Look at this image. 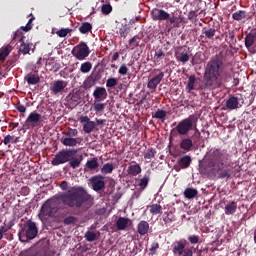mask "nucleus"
Returning a JSON list of instances; mask_svg holds the SVG:
<instances>
[{
    "mask_svg": "<svg viewBox=\"0 0 256 256\" xmlns=\"http://www.w3.org/2000/svg\"><path fill=\"white\" fill-rule=\"evenodd\" d=\"M245 17H247V12L245 10H239L232 14L234 21H241L242 19H245Z\"/></svg>",
    "mask_w": 256,
    "mask_h": 256,
    "instance_id": "41",
    "label": "nucleus"
},
{
    "mask_svg": "<svg viewBox=\"0 0 256 256\" xmlns=\"http://www.w3.org/2000/svg\"><path fill=\"white\" fill-rule=\"evenodd\" d=\"M244 103L243 96L235 97L231 96L227 101H226V107L229 109V111H233L235 109H239V102Z\"/></svg>",
    "mask_w": 256,
    "mask_h": 256,
    "instance_id": "13",
    "label": "nucleus"
},
{
    "mask_svg": "<svg viewBox=\"0 0 256 256\" xmlns=\"http://www.w3.org/2000/svg\"><path fill=\"white\" fill-rule=\"evenodd\" d=\"M61 143L65 147H77V145H79V140L77 138H72L71 136L65 135L62 137Z\"/></svg>",
    "mask_w": 256,
    "mask_h": 256,
    "instance_id": "20",
    "label": "nucleus"
},
{
    "mask_svg": "<svg viewBox=\"0 0 256 256\" xmlns=\"http://www.w3.org/2000/svg\"><path fill=\"white\" fill-rule=\"evenodd\" d=\"M115 169V166H113L112 163H106L101 168L102 175H109L113 173V170Z\"/></svg>",
    "mask_w": 256,
    "mask_h": 256,
    "instance_id": "37",
    "label": "nucleus"
},
{
    "mask_svg": "<svg viewBox=\"0 0 256 256\" xmlns=\"http://www.w3.org/2000/svg\"><path fill=\"white\" fill-rule=\"evenodd\" d=\"M188 241L191 243V245H197V243L200 241V237L197 235H191L188 237Z\"/></svg>",
    "mask_w": 256,
    "mask_h": 256,
    "instance_id": "59",
    "label": "nucleus"
},
{
    "mask_svg": "<svg viewBox=\"0 0 256 256\" xmlns=\"http://www.w3.org/2000/svg\"><path fill=\"white\" fill-rule=\"evenodd\" d=\"M233 68H229V63L223 61L222 54H216L206 64L203 75V83L200 85L201 91H213L221 89L224 83L231 81Z\"/></svg>",
    "mask_w": 256,
    "mask_h": 256,
    "instance_id": "2",
    "label": "nucleus"
},
{
    "mask_svg": "<svg viewBox=\"0 0 256 256\" xmlns=\"http://www.w3.org/2000/svg\"><path fill=\"white\" fill-rule=\"evenodd\" d=\"M20 256H43V250L38 247L28 248L20 253Z\"/></svg>",
    "mask_w": 256,
    "mask_h": 256,
    "instance_id": "18",
    "label": "nucleus"
},
{
    "mask_svg": "<svg viewBox=\"0 0 256 256\" xmlns=\"http://www.w3.org/2000/svg\"><path fill=\"white\" fill-rule=\"evenodd\" d=\"M95 84L96 83L94 82L93 78H91V76H88L83 83V87L87 91L91 89V87H95Z\"/></svg>",
    "mask_w": 256,
    "mask_h": 256,
    "instance_id": "45",
    "label": "nucleus"
},
{
    "mask_svg": "<svg viewBox=\"0 0 256 256\" xmlns=\"http://www.w3.org/2000/svg\"><path fill=\"white\" fill-rule=\"evenodd\" d=\"M77 155V149H62L59 151L55 157L52 159V165H63L64 163H68V161H71L72 157H75Z\"/></svg>",
    "mask_w": 256,
    "mask_h": 256,
    "instance_id": "7",
    "label": "nucleus"
},
{
    "mask_svg": "<svg viewBox=\"0 0 256 256\" xmlns=\"http://www.w3.org/2000/svg\"><path fill=\"white\" fill-rule=\"evenodd\" d=\"M163 77H165L164 72H160L156 76H154L152 79H150L147 83L148 89H157V85L163 81Z\"/></svg>",
    "mask_w": 256,
    "mask_h": 256,
    "instance_id": "15",
    "label": "nucleus"
},
{
    "mask_svg": "<svg viewBox=\"0 0 256 256\" xmlns=\"http://www.w3.org/2000/svg\"><path fill=\"white\" fill-rule=\"evenodd\" d=\"M164 215H166L163 218V221L166 225V227H169V225H171V223H174V221H176L177 219L175 218V214L171 211L169 212H165Z\"/></svg>",
    "mask_w": 256,
    "mask_h": 256,
    "instance_id": "28",
    "label": "nucleus"
},
{
    "mask_svg": "<svg viewBox=\"0 0 256 256\" xmlns=\"http://www.w3.org/2000/svg\"><path fill=\"white\" fill-rule=\"evenodd\" d=\"M105 107H107V104L100 103L99 101L94 102L92 108L95 113H103L105 111Z\"/></svg>",
    "mask_w": 256,
    "mask_h": 256,
    "instance_id": "38",
    "label": "nucleus"
},
{
    "mask_svg": "<svg viewBox=\"0 0 256 256\" xmlns=\"http://www.w3.org/2000/svg\"><path fill=\"white\" fill-rule=\"evenodd\" d=\"M203 35H205L206 39H213L215 37V33H217V30L215 28H207L204 27L202 29Z\"/></svg>",
    "mask_w": 256,
    "mask_h": 256,
    "instance_id": "33",
    "label": "nucleus"
},
{
    "mask_svg": "<svg viewBox=\"0 0 256 256\" xmlns=\"http://www.w3.org/2000/svg\"><path fill=\"white\" fill-rule=\"evenodd\" d=\"M137 232L139 235H147L149 233V222L142 220L138 223Z\"/></svg>",
    "mask_w": 256,
    "mask_h": 256,
    "instance_id": "24",
    "label": "nucleus"
},
{
    "mask_svg": "<svg viewBox=\"0 0 256 256\" xmlns=\"http://www.w3.org/2000/svg\"><path fill=\"white\" fill-rule=\"evenodd\" d=\"M78 133H79V131H77V129H69V130L65 133V135H66L67 137H72V138H74V137H77Z\"/></svg>",
    "mask_w": 256,
    "mask_h": 256,
    "instance_id": "62",
    "label": "nucleus"
},
{
    "mask_svg": "<svg viewBox=\"0 0 256 256\" xmlns=\"http://www.w3.org/2000/svg\"><path fill=\"white\" fill-rule=\"evenodd\" d=\"M139 41H141V37L139 35H135L132 39L129 40V47L133 50L135 47H139Z\"/></svg>",
    "mask_w": 256,
    "mask_h": 256,
    "instance_id": "46",
    "label": "nucleus"
},
{
    "mask_svg": "<svg viewBox=\"0 0 256 256\" xmlns=\"http://www.w3.org/2000/svg\"><path fill=\"white\" fill-rule=\"evenodd\" d=\"M12 227H13V224L4 223V225L0 226V232H2V235H5V233H7V231L11 230Z\"/></svg>",
    "mask_w": 256,
    "mask_h": 256,
    "instance_id": "58",
    "label": "nucleus"
},
{
    "mask_svg": "<svg viewBox=\"0 0 256 256\" xmlns=\"http://www.w3.org/2000/svg\"><path fill=\"white\" fill-rule=\"evenodd\" d=\"M13 49V46H11V44H8L5 47H2L0 49V61H5V58H7L9 56V53H11Z\"/></svg>",
    "mask_w": 256,
    "mask_h": 256,
    "instance_id": "27",
    "label": "nucleus"
},
{
    "mask_svg": "<svg viewBox=\"0 0 256 256\" xmlns=\"http://www.w3.org/2000/svg\"><path fill=\"white\" fill-rule=\"evenodd\" d=\"M167 117V112L163 109H157L156 112L152 113V119H159L160 121H165Z\"/></svg>",
    "mask_w": 256,
    "mask_h": 256,
    "instance_id": "31",
    "label": "nucleus"
},
{
    "mask_svg": "<svg viewBox=\"0 0 256 256\" xmlns=\"http://www.w3.org/2000/svg\"><path fill=\"white\" fill-rule=\"evenodd\" d=\"M197 189L195 188H186L184 190V197H186V199H195V197H197Z\"/></svg>",
    "mask_w": 256,
    "mask_h": 256,
    "instance_id": "35",
    "label": "nucleus"
},
{
    "mask_svg": "<svg viewBox=\"0 0 256 256\" xmlns=\"http://www.w3.org/2000/svg\"><path fill=\"white\" fill-rule=\"evenodd\" d=\"M90 53L91 50H89V46H87V43L85 42H80L71 51L73 57H75L78 61H85Z\"/></svg>",
    "mask_w": 256,
    "mask_h": 256,
    "instance_id": "8",
    "label": "nucleus"
},
{
    "mask_svg": "<svg viewBox=\"0 0 256 256\" xmlns=\"http://www.w3.org/2000/svg\"><path fill=\"white\" fill-rule=\"evenodd\" d=\"M25 39V36H23V29H18L13 36L12 42L13 41H19V43H23Z\"/></svg>",
    "mask_w": 256,
    "mask_h": 256,
    "instance_id": "42",
    "label": "nucleus"
},
{
    "mask_svg": "<svg viewBox=\"0 0 256 256\" xmlns=\"http://www.w3.org/2000/svg\"><path fill=\"white\" fill-rule=\"evenodd\" d=\"M101 11L104 15H109V13L113 11V7L110 4H103L101 7Z\"/></svg>",
    "mask_w": 256,
    "mask_h": 256,
    "instance_id": "56",
    "label": "nucleus"
},
{
    "mask_svg": "<svg viewBox=\"0 0 256 256\" xmlns=\"http://www.w3.org/2000/svg\"><path fill=\"white\" fill-rule=\"evenodd\" d=\"M161 59H165V52L162 49H159L154 54V62L161 63Z\"/></svg>",
    "mask_w": 256,
    "mask_h": 256,
    "instance_id": "47",
    "label": "nucleus"
},
{
    "mask_svg": "<svg viewBox=\"0 0 256 256\" xmlns=\"http://www.w3.org/2000/svg\"><path fill=\"white\" fill-rule=\"evenodd\" d=\"M43 116L37 111H33L27 117L24 126L26 129H33V127H37L41 123Z\"/></svg>",
    "mask_w": 256,
    "mask_h": 256,
    "instance_id": "9",
    "label": "nucleus"
},
{
    "mask_svg": "<svg viewBox=\"0 0 256 256\" xmlns=\"http://www.w3.org/2000/svg\"><path fill=\"white\" fill-rule=\"evenodd\" d=\"M225 214L226 215H233L237 211V202L232 201L225 206Z\"/></svg>",
    "mask_w": 256,
    "mask_h": 256,
    "instance_id": "30",
    "label": "nucleus"
},
{
    "mask_svg": "<svg viewBox=\"0 0 256 256\" xmlns=\"http://www.w3.org/2000/svg\"><path fill=\"white\" fill-rule=\"evenodd\" d=\"M59 201L70 209H80L85 203H91L93 196L85 190L83 187L74 186L71 190L63 192L54 199L47 200L41 207L40 217H59L61 213V206Z\"/></svg>",
    "mask_w": 256,
    "mask_h": 256,
    "instance_id": "1",
    "label": "nucleus"
},
{
    "mask_svg": "<svg viewBox=\"0 0 256 256\" xmlns=\"http://www.w3.org/2000/svg\"><path fill=\"white\" fill-rule=\"evenodd\" d=\"M191 156L189 155H184L182 157H180L177 160V163L174 165V170L177 171V173H179V171H181V169H189V167L191 166Z\"/></svg>",
    "mask_w": 256,
    "mask_h": 256,
    "instance_id": "11",
    "label": "nucleus"
},
{
    "mask_svg": "<svg viewBox=\"0 0 256 256\" xmlns=\"http://www.w3.org/2000/svg\"><path fill=\"white\" fill-rule=\"evenodd\" d=\"M119 83L117 78H108L106 80V87L107 89H115L116 85Z\"/></svg>",
    "mask_w": 256,
    "mask_h": 256,
    "instance_id": "50",
    "label": "nucleus"
},
{
    "mask_svg": "<svg viewBox=\"0 0 256 256\" xmlns=\"http://www.w3.org/2000/svg\"><path fill=\"white\" fill-rule=\"evenodd\" d=\"M24 81H26L28 85H37V83L41 81V78L33 73H29L24 77Z\"/></svg>",
    "mask_w": 256,
    "mask_h": 256,
    "instance_id": "25",
    "label": "nucleus"
},
{
    "mask_svg": "<svg viewBox=\"0 0 256 256\" xmlns=\"http://www.w3.org/2000/svg\"><path fill=\"white\" fill-rule=\"evenodd\" d=\"M128 71H129V68H127V64H121V66L118 70V73H119V75L125 76V75H127Z\"/></svg>",
    "mask_w": 256,
    "mask_h": 256,
    "instance_id": "61",
    "label": "nucleus"
},
{
    "mask_svg": "<svg viewBox=\"0 0 256 256\" xmlns=\"http://www.w3.org/2000/svg\"><path fill=\"white\" fill-rule=\"evenodd\" d=\"M180 148L183 149V151H191L193 148V140L191 138H185L180 142Z\"/></svg>",
    "mask_w": 256,
    "mask_h": 256,
    "instance_id": "26",
    "label": "nucleus"
},
{
    "mask_svg": "<svg viewBox=\"0 0 256 256\" xmlns=\"http://www.w3.org/2000/svg\"><path fill=\"white\" fill-rule=\"evenodd\" d=\"M92 29H93V25L89 22H84L79 27V31H80V33H82V35H85V34L91 32Z\"/></svg>",
    "mask_w": 256,
    "mask_h": 256,
    "instance_id": "34",
    "label": "nucleus"
},
{
    "mask_svg": "<svg viewBox=\"0 0 256 256\" xmlns=\"http://www.w3.org/2000/svg\"><path fill=\"white\" fill-rule=\"evenodd\" d=\"M141 165L139 164H130L127 169L128 175H131L132 177H137V175L141 174Z\"/></svg>",
    "mask_w": 256,
    "mask_h": 256,
    "instance_id": "22",
    "label": "nucleus"
},
{
    "mask_svg": "<svg viewBox=\"0 0 256 256\" xmlns=\"http://www.w3.org/2000/svg\"><path fill=\"white\" fill-rule=\"evenodd\" d=\"M256 43V29H252L245 37V47H253Z\"/></svg>",
    "mask_w": 256,
    "mask_h": 256,
    "instance_id": "19",
    "label": "nucleus"
},
{
    "mask_svg": "<svg viewBox=\"0 0 256 256\" xmlns=\"http://www.w3.org/2000/svg\"><path fill=\"white\" fill-rule=\"evenodd\" d=\"M120 37H127L129 35V26L127 24H122L121 28L119 29Z\"/></svg>",
    "mask_w": 256,
    "mask_h": 256,
    "instance_id": "51",
    "label": "nucleus"
},
{
    "mask_svg": "<svg viewBox=\"0 0 256 256\" xmlns=\"http://www.w3.org/2000/svg\"><path fill=\"white\" fill-rule=\"evenodd\" d=\"M30 19H29V21L27 22V24L25 25V26H22L21 27V29L23 30V31H25L26 33L28 32V31H31V29H33V21H35V16H33V14H30Z\"/></svg>",
    "mask_w": 256,
    "mask_h": 256,
    "instance_id": "48",
    "label": "nucleus"
},
{
    "mask_svg": "<svg viewBox=\"0 0 256 256\" xmlns=\"http://www.w3.org/2000/svg\"><path fill=\"white\" fill-rule=\"evenodd\" d=\"M149 180V175L145 174L143 178L138 180V187H140L142 191H145V189H147V185H149Z\"/></svg>",
    "mask_w": 256,
    "mask_h": 256,
    "instance_id": "32",
    "label": "nucleus"
},
{
    "mask_svg": "<svg viewBox=\"0 0 256 256\" xmlns=\"http://www.w3.org/2000/svg\"><path fill=\"white\" fill-rule=\"evenodd\" d=\"M150 15L152 17V21H167L169 19V13L159 8H153Z\"/></svg>",
    "mask_w": 256,
    "mask_h": 256,
    "instance_id": "12",
    "label": "nucleus"
},
{
    "mask_svg": "<svg viewBox=\"0 0 256 256\" xmlns=\"http://www.w3.org/2000/svg\"><path fill=\"white\" fill-rule=\"evenodd\" d=\"M150 213L152 215H159L163 213V207L160 204H152L150 205Z\"/></svg>",
    "mask_w": 256,
    "mask_h": 256,
    "instance_id": "40",
    "label": "nucleus"
},
{
    "mask_svg": "<svg viewBox=\"0 0 256 256\" xmlns=\"http://www.w3.org/2000/svg\"><path fill=\"white\" fill-rule=\"evenodd\" d=\"M84 237L86 241L93 242L95 239H97V234L93 231H87Z\"/></svg>",
    "mask_w": 256,
    "mask_h": 256,
    "instance_id": "53",
    "label": "nucleus"
},
{
    "mask_svg": "<svg viewBox=\"0 0 256 256\" xmlns=\"http://www.w3.org/2000/svg\"><path fill=\"white\" fill-rule=\"evenodd\" d=\"M94 129H95V122L91 120L83 125L84 133H91Z\"/></svg>",
    "mask_w": 256,
    "mask_h": 256,
    "instance_id": "49",
    "label": "nucleus"
},
{
    "mask_svg": "<svg viewBox=\"0 0 256 256\" xmlns=\"http://www.w3.org/2000/svg\"><path fill=\"white\" fill-rule=\"evenodd\" d=\"M31 45L33 44H27L24 42H21V45H20V53H22V55H29V52L31 51Z\"/></svg>",
    "mask_w": 256,
    "mask_h": 256,
    "instance_id": "43",
    "label": "nucleus"
},
{
    "mask_svg": "<svg viewBox=\"0 0 256 256\" xmlns=\"http://www.w3.org/2000/svg\"><path fill=\"white\" fill-rule=\"evenodd\" d=\"M157 151L155 149H150L147 153L144 154V159H153L156 155Z\"/></svg>",
    "mask_w": 256,
    "mask_h": 256,
    "instance_id": "60",
    "label": "nucleus"
},
{
    "mask_svg": "<svg viewBox=\"0 0 256 256\" xmlns=\"http://www.w3.org/2000/svg\"><path fill=\"white\" fill-rule=\"evenodd\" d=\"M196 81H197V78L195 77V75H190L189 76L188 82H187V85H186V91L188 93H191L192 91H194Z\"/></svg>",
    "mask_w": 256,
    "mask_h": 256,
    "instance_id": "29",
    "label": "nucleus"
},
{
    "mask_svg": "<svg viewBox=\"0 0 256 256\" xmlns=\"http://www.w3.org/2000/svg\"><path fill=\"white\" fill-rule=\"evenodd\" d=\"M38 234H39V229L37 228V224L29 220L20 229L18 236H19V240L22 243H26V241H31L35 239V237H37Z\"/></svg>",
    "mask_w": 256,
    "mask_h": 256,
    "instance_id": "4",
    "label": "nucleus"
},
{
    "mask_svg": "<svg viewBox=\"0 0 256 256\" xmlns=\"http://www.w3.org/2000/svg\"><path fill=\"white\" fill-rule=\"evenodd\" d=\"M197 251L195 247H187V240L182 239L176 241L172 248V253L176 256H193V253Z\"/></svg>",
    "mask_w": 256,
    "mask_h": 256,
    "instance_id": "6",
    "label": "nucleus"
},
{
    "mask_svg": "<svg viewBox=\"0 0 256 256\" xmlns=\"http://www.w3.org/2000/svg\"><path fill=\"white\" fill-rule=\"evenodd\" d=\"M64 225H74V223H77V217L75 216H68L63 221Z\"/></svg>",
    "mask_w": 256,
    "mask_h": 256,
    "instance_id": "54",
    "label": "nucleus"
},
{
    "mask_svg": "<svg viewBox=\"0 0 256 256\" xmlns=\"http://www.w3.org/2000/svg\"><path fill=\"white\" fill-rule=\"evenodd\" d=\"M167 21H169L170 25H173L174 29H177L179 28V23H181L183 19L179 20V17L171 16V14H169V18L167 19Z\"/></svg>",
    "mask_w": 256,
    "mask_h": 256,
    "instance_id": "39",
    "label": "nucleus"
},
{
    "mask_svg": "<svg viewBox=\"0 0 256 256\" xmlns=\"http://www.w3.org/2000/svg\"><path fill=\"white\" fill-rule=\"evenodd\" d=\"M86 169H89V171H95L99 169V158L94 157L89 160H87L85 164Z\"/></svg>",
    "mask_w": 256,
    "mask_h": 256,
    "instance_id": "23",
    "label": "nucleus"
},
{
    "mask_svg": "<svg viewBox=\"0 0 256 256\" xmlns=\"http://www.w3.org/2000/svg\"><path fill=\"white\" fill-rule=\"evenodd\" d=\"M71 160H69V165L72 169H77V167H80L81 165V161H83V155H80L78 158H70Z\"/></svg>",
    "mask_w": 256,
    "mask_h": 256,
    "instance_id": "36",
    "label": "nucleus"
},
{
    "mask_svg": "<svg viewBox=\"0 0 256 256\" xmlns=\"http://www.w3.org/2000/svg\"><path fill=\"white\" fill-rule=\"evenodd\" d=\"M175 59L178 63H182V65H185L189 61V59H191V56H189V52L187 51L176 52Z\"/></svg>",
    "mask_w": 256,
    "mask_h": 256,
    "instance_id": "21",
    "label": "nucleus"
},
{
    "mask_svg": "<svg viewBox=\"0 0 256 256\" xmlns=\"http://www.w3.org/2000/svg\"><path fill=\"white\" fill-rule=\"evenodd\" d=\"M90 78H92V80L97 83V81H101V73L96 72L94 74L90 75Z\"/></svg>",
    "mask_w": 256,
    "mask_h": 256,
    "instance_id": "64",
    "label": "nucleus"
},
{
    "mask_svg": "<svg viewBox=\"0 0 256 256\" xmlns=\"http://www.w3.org/2000/svg\"><path fill=\"white\" fill-rule=\"evenodd\" d=\"M226 41H228L230 45H233V43L237 41L235 40V32H228V34H226Z\"/></svg>",
    "mask_w": 256,
    "mask_h": 256,
    "instance_id": "55",
    "label": "nucleus"
},
{
    "mask_svg": "<svg viewBox=\"0 0 256 256\" xmlns=\"http://www.w3.org/2000/svg\"><path fill=\"white\" fill-rule=\"evenodd\" d=\"M2 143H4V145H9V143H17V140H15L13 136L8 134L4 137Z\"/></svg>",
    "mask_w": 256,
    "mask_h": 256,
    "instance_id": "57",
    "label": "nucleus"
},
{
    "mask_svg": "<svg viewBox=\"0 0 256 256\" xmlns=\"http://www.w3.org/2000/svg\"><path fill=\"white\" fill-rule=\"evenodd\" d=\"M16 109L19 113H26L27 112V107L25 105L18 103L16 104Z\"/></svg>",
    "mask_w": 256,
    "mask_h": 256,
    "instance_id": "63",
    "label": "nucleus"
},
{
    "mask_svg": "<svg viewBox=\"0 0 256 256\" xmlns=\"http://www.w3.org/2000/svg\"><path fill=\"white\" fill-rule=\"evenodd\" d=\"M131 219L127 217H120L116 221V228L118 231H125L131 225Z\"/></svg>",
    "mask_w": 256,
    "mask_h": 256,
    "instance_id": "16",
    "label": "nucleus"
},
{
    "mask_svg": "<svg viewBox=\"0 0 256 256\" xmlns=\"http://www.w3.org/2000/svg\"><path fill=\"white\" fill-rule=\"evenodd\" d=\"M93 97L95 101H105V99H107V89L103 86L96 87L93 92Z\"/></svg>",
    "mask_w": 256,
    "mask_h": 256,
    "instance_id": "14",
    "label": "nucleus"
},
{
    "mask_svg": "<svg viewBox=\"0 0 256 256\" xmlns=\"http://www.w3.org/2000/svg\"><path fill=\"white\" fill-rule=\"evenodd\" d=\"M234 163L231 154L227 150L212 148L206 155L202 169L207 175H213L218 179H231L234 173Z\"/></svg>",
    "mask_w": 256,
    "mask_h": 256,
    "instance_id": "3",
    "label": "nucleus"
},
{
    "mask_svg": "<svg viewBox=\"0 0 256 256\" xmlns=\"http://www.w3.org/2000/svg\"><path fill=\"white\" fill-rule=\"evenodd\" d=\"M65 87H67V82L65 80H57L51 86V91L54 95H57L58 93H61Z\"/></svg>",
    "mask_w": 256,
    "mask_h": 256,
    "instance_id": "17",
    "label": "nucleus"
},
{
    "mask_svg": "<svg viewBox=\"0 0 256 256\" xmlns=\"http://www.w3.org/2000/svg\"><path fill=\"white\" fill-rule=\"evenodd\" d=\"M105 177L103 175H95L90 178V185H92L93 191L99 193L105 189Z\"/></svg>",
    "mask_w": 256,
    "mask_h": 256,
    "instance_id": "10",
    "label": "nucleus"
},
{
    "mask_svg": "<svg viewBox=\"0 0 256 256\" xmlns=\"http://www.w3.org/2000/svg\"><path fill=\"white\" fill-rule=\"evenodd\" d=\"M72 31L73 29L70 28H62L56 31V35H58V37H67V35H69V33H71Z\"/></svg>",
    "mask_w": 256,
    "mask_h": 256,
    "instance_id": "52",
    "label": "nucleus"
},
{
    "mask_svg": "<svg viewBox=\"0 0 256 256\" xmlns=\"http://www.w3.org/2000/svg\"><path fill=\"white\" fill-rule=\"evenodd\" d=\"M198 122L199 117H197L195 114H192L189 117L182 119L175 127V131H177L178 135H189L190 131L196 129V123Z\"/></svg>",
    "mask_w": 256,
    "mask_h": 256,
    "instance_id": "5",
    "label": "nucleus"
},
{
    "mask_svg": "<svg viewBox=\"0 0 256 256\" xmlns=\"http://www.w3.org/2000/svg\"><path fill=\"white\" fill-rule=\"evenodd\" d=\"M91 69H93V64L89 61L82 63L80 66L81 73H89Z\"/></svg>",
    "mask_w": 256,
    "mask_h": 256,
    "instance_id": "44",
    "label": "nucleus"
}]
</instances>
